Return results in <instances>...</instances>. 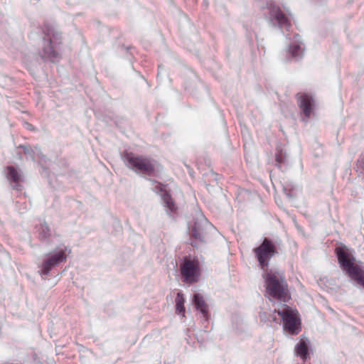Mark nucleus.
Masks as SVG:
<instances>
[{"label": "nucleus", "instance_id": "1", "mask_svg": "<svg viewBox=\"0 0 364 364\" xmlns=\"http://www.w3.org/2000/svg\"><path fill=\"white\" fill-rule=\"evenodd\" d=\"M336 255L340 267L353 284L364 289V264L356 262L353 255L345 247L336 249Z\"/></svg>", "mask_w": 364, "mask_h": 364}, {"label": "nucleus", "instance_id": "2", "mask_svg": "<svg viewBox=\"0 0 364 364\" xmlns=\"http://www.w3.org/2000/svg\"><path fill=\"white\" fill-rule=\"evenodd\" d=\"M266 292L270 300L287 302L289 298L288 284L282 272L269 270L263 274Z\"/></svg>", "mask_w": 364, "mask_h": 364}, {"label": "nucleus", "instance_id": "3", "mask_svg": "<svg viewBox=\"0 0 364 364\" xmlns=\"http://www.w3.org/2000/svg\"><path fill=\"white\" fill-rule=\"evenodd\" d=\"M43 33L42 51L40 52L41 58L52 62L58 61L60 54L56 46L62 42L60 33L53 26H46Z\"/></svg>", "mask_w": 364, "mask_h": 364}, {"label": "nucleus", "instance_id": "4", "mask_svg": "<svg viewBox=\"0 0 364 364\" xmlns=\"http://www.w3.org/2000/svg\"><path fill=\"white\" fill-rule=\"evenodd\" d=\"M122 158L127 166L136 173L151 176L155 171L156 161L151 159L136 156L132 152H126Z\"/></svg>", "mask_w": 364, "mask_h": 364}, {"label": "nucleus", "instance_id": "5", "mask_svg": "<svg viewBox=\"0 0 364 364\" xmlns=\"http://www.w3.org/2000/svg\"><path fill=\"white\" fill-rule=\"evenodd\" d=\"M283 321L284 329L291 335H297L301 331L300 320L296 313L290 307L283 304L282 309L274 310Z\"/></svg>", "mask_w": 364, "mask_h": 364}, {"label": "nucleus", "instance_id": "6", "mask_svg": "<svg viewBox=\"0 0 364 364\" xmlns=\"http://www.w3.org/2000/svg\"><path fill=\"white\" fill-rule=\"evenodd\" d=\"M255 257L261 268L265 271L269 265L270 259L277 253L273 242L265 237L262 242L253 250Z\"/></svg>", "mask_w": 364, "mask_h": 364}, {"label": "nucleus", "instance_id": "7", "mask_svg": "<svg viewBox=\"0 0 364 364\" xmlns=\"http://www.w3.org/2000/svg\"><path fill=\"white\" fill-rule=\"evenodd\" d=\"M214 230L213 225L203 215H199L192 228L191 236L199 242L204 243L208 241L209 233Z\"/></svg>", "mask_w": 364, "mask_h": 364}, {"label": "nucleus", "instance_id": "8", "mask_svg": "<svg viewBox=\"0 0 364 364\" xmlns=\"http://www.w3.org/2000/svg\"><path fill=\"white\" fill-rule=\"evenodd\" d=\"M269 21L272 26L287 30L291 26L290 21L282 10L277 6L271 4L269 11Z\"/></svg>", "mask_w": 364, "mask_h": 364}, {"label": "nucleus", "instance_id": "9", "mask_svg": "<svg viewBox=\"0 0 364 364\" xmlns=\"http://www.w3.org/2000/svg\"><path fill=\"white\" fill-rule=\"evenodd\" d=\"M65 259L66 255L63 250L50 254L42 263L40 273L41 274L48 275L54 267Z\"/></svg>", "mask_w": 364, "mask_h": 364}, {"label": "nucleus", "instance_id": "10", "mask_svg": "<svg viewBox=\"0 0 364 364\" xmlns=\"http://www.w3.org/2000/svg\"><path fill=\"white\" fill-rule=\"evenodd\" d=\"M181 273L184 282H196L199 275L198 263L188 259L185 260L181 266Z\"/></svg>", "mask_w": 364, "mask_h": 364}, {"label": "nucleus", "instance_id": "11", "mask_svg": "<svg viewBox=\"0 0 364 364\" xmlns=\"http://www.w3.org/2000/svg\"><path fill=\"white\" fill-rule=\"evenodd\" d=\"M298 105L303 111L306 117H309L312 109L314 101L311 95L306 93H298L296 95Z\"/></svg>", "mask_w": 364, "mask_h": 364}, {"label": "nucleus", "instance_id": "12", "mask_svg": "<svg viewBox=\"0 0 364 364\" xmlns=\"http://www.w3.org/2000/svg\"><path fill=\"white\" fill-rule=\"evenodd\" d=\"M309 339L301 336L294 348L295 354L304 361L309 355Z\"/></svg>", "mask_w": 364, "mask_h": 364}, {"label": "nucleus", "instance_id": "13", "mask_svg": "<svg viewBox=\"0 0 364 364\" xmlns=\"http://www.w3.org/2000/svg\"><path fill=\"white\" fill-rule=\"evenodd\" d=\"M193 304L195 308L200 312L203 318L207 321L209 318L208 305L205 302L203 296L199 294L196 293L193 296Z\"/></svg>", "mask_w": 364, "mask_h": 364}, {"label": "nucleus", "instance_id": "14", "mask_svg": "<svg viewBox=\"0 0 364 364\" xmlns=\"http://www.w3.org/2000/svg\"><path fill=\"white\" fill-rule=\"evenodd\" d=\"M7 173L6 176L9 182H13L14 184L12 186L14 189L17 191L21 190V186L20 185V181L21 178V173L14 166H9L6 167Z\"/></svg>", "mask_w": 364, "mask_h": 364}, {"label": "nucleus", "instance_id": "15", "mask_svg": "<svg viewBox=\"0 0 364 364\" xmlns=\"http://www.w3.org/2000/svg\"><path fill=\"white\" fill-rule=\"evenodd\" d=\"M38 239L41 241L44 242L46 243H50L52 237L55 236V234L53 232V231L46 222L41 223L39 225L38 228Z\"/></svg>", "mask_w": 364, "mask_h": 364}, {"label": "nucleus", "instance_id": "16", "mask_svg": "<svg viewBox=\"0 0 364 364\" xmlns=\"http://www.w3.org/2000/svg\"><path fill=\"white\" fill-rule=\"evenodd\" d=\"M162 200L164 207L166 208V210L167 213H173L176 210L177 207L171 198V195L167 193L164 192L162 196Z\"/></svg>", "mask_w": 364, "mask_h": 364}, {"label": "nucleus", "instance_id": "17", "mask_svg": "<svg viewBox=\"0 0 364 364\" xmlns=\"http://www.w3.org/2000/svg\"><path fill=\"white\" fill-rule=\"evenodd\" d=\"M289 51L291 56L295 58H300L302 56L304 49L299 43H294L289 47Z\"/></svg>", "mask_w": 364, "mask_h": 364}, {"label": "nucleus", "instance_id": "18", "mask_svg": "<svg viewBox=\"0 0 364 364\" xmlns=\"http://www.w3.org/2000/svg\"><path fill=\"white\" fill-rule=\"evenodd\" d=\"M176 302V311L179 314L185 312V299L183 297V294L181 292H178L176 294V297L175 299Z\"/></svg>", "mask_w": 364, "mask_h": 364}, {"label": "nucleus", "instance_id": "19", "mask_svg": "<svg viewBox=\"0 0 364 364\" xmlns=\"http://www.w3.org/2000/svg\"><path fill=\"white\" fill-rule=\"evenodd\" d=\"M19 148L23 150L24 154H27L31 160H35V151L29 145H20Z\"/></svg>", "mask_w": 364, "mask_h": 364}, {"label": "nucleus", "instance_id": "20", "mask_svg": "<svg viewBox=\"0 0 364 364\" xmlns=\"http://www.w3.org/2000/svg\"><path fill=\"white\" fill-rule=\"evenodd\" d=\"M357 171L360 173L364 174V154H362L357 161Z\"/></svg>", "mask_w": 364, "mask_h": 364}, {"label": "nucleus", "instance_id": "21", "mask_svg": "<svg viewBox=\"0 0 364 364\" xmlns=\"http://www.w3.org/2000/svg\"><path fill=\"white\" fill-rule=\"evenodd\" d=\"M284 162V158L281 155H278L277 154L276 155V165L279 167V168H281V164L282 163Z\"/></svg>", "mask_w": 364, "mask_h": 364}, {"label": "nucleus", "instance_id": "22", "mask_svg": "<svg viewBox=\"0 0 364 364\" xmlns=\"http://www.w3.org/2000/svg\"><path fill=\"white\" fill-rule=\"evenodd\" d=\"M28 128L29 129H33V126L31 124H28Z\"/></svg>", "mask_w": 364, "mask_h": 364}, {"label": "nucleus", "instance_id": "23", "mask_svg": "<svg viewBox=\"0 0 364 364\" xmlns=\"http://www.w3.org/2000/svg\"><path fill=\"white\" fill-rule=\"evenodd\" d=\"M287 196L289 197V198H291V195L289 193H287Z\"/></svg>", "mask_w": 364, "mask_h": 364}, {"label": "nucleus", "instance_id": "24", "mask_svg": "<svg viewBox=\"0 0 364 364\" xmlns=\"http://www.w3.org/2000/svg\"><path fill=\"white\" fill-rule=\"evenodd\" d=\"M160 187H161V185H160ZM160 191H163L162 188H160Z\"/></svg>", "mask_w": 364, "mask_h": 364}]
</instances>
